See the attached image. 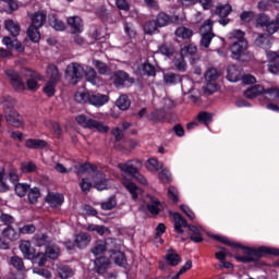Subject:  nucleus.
Wrapping results in <instances>:
<instances>
[{"mask_svg": "<svg viewBox=\"0 0 279 279\" xmlns=\"http://www.w3.org/2000/svg\"><path fill=\"white\" fill-rule=\"evenodd\" d=\"M76 122L82 128H85L87 130H96L97 132H100V134H107V132L110 131V128L108 125L104 124V122L94 120L93 118H89L85 114L77 116Z\"/></svg>", "mask_w": 279, "mask_h": 279, "instance_id": "obj_1", "label": "nucleus"}, {"mask_svg": "<svg viewBox=\"0 0 279 279\" xmlns=\"http://www.w3.org/2000/svg\"><path fill=\"white\" fill-rule=\"evenodd\" d=\"M231 53L234 60H240L241 62H250L254 59V54L247 51V40H241V43L231 45Z\"/></svg>", "mask_w": 279, "mask_h": 279, "instance_id": "obj_2", "label": "nucleus"}, {"mask_svg": "<svg viewBox=\"0 0 279 279\" xmlns=\"http://www.w3.org/2000/svg\"><path fill=\"white\" fill-rule=\"evenodd\" d=\"M84 77V68L80 63L72 62L65 68V78L70 84H77Z\"/></svg>", "mask_w": 279, "mask_h": 279, "instance_id": "obj_3", "label": "nucleus"}, {"mask_svg": "<svg viewBox=\"0 0 279 279\" xmlns=\"http://www.w3.org/2000/svg\"><path fill=\"white\" fill-rule=\"evenodd\" d=\"M213 20H207L199 28L201 38V47L204 49H208L210 47V43H213V38H215V33H213Z\"/></svg>", "mask_w": 279, "mask_h": 279, "instance_id": "obj_4", "label": "nucleus"}, {"mask_svg": "<svg viewBox=\"0 0 279 279\" xmlns=\"http://www.w3.org/2000/svg\"><path fill=\"white\" fill-rule=\"evenodd\" d=\"M263 254H272V256H279L278 248H271L269 246H260L259 248L252 250L247 248L246 257H248V263H256L263 256Z\"/></svg>", "mask_w": 279, "mask_h": 279, "instance_id": "obj_5", "label": "nucleus"}, {"mask_svg": "<svg viewBox=\"0 0 279 279\" xmlns=\"http://www.w3.org/2000/svg\"><path fill=\"white\" fill-rule=\"evenodd\" d=\"M4 73L10 80L14 90L17 93H23V90H25V82L23 81V77L19 75V73H16L14 70H5Z\"/></svg>", "mask_w": 279, "mask_h": 279, "instance_id": "obj_6", "label": "nucleus"}, {"mask_svg": "<svg viewBox=\"0 0 279 279\" xmlns=\"http://www.w3.org/2000/svg\"><path fill=\"white\" fill-rule=\"evenodd\" d=\"M231 13L232 5L230 4H220L216 7L215 14L220 17V25H228V23H230V19H228V15H230Z\"/></svg>", "mask_w": 279, "mask_h": 279, "instance_id": "obj_7", "label": "nucleus"}, {"mask_svg": "<svg viewBox=\"0 0 279 279\" xmlns=\"http://www.w3.org/2000/svg\"><path fill=\"white\" fill-rule=\"evenodd\" d=\"M26 78V86L28 90H32L35 93L38 88H40V85H38V81L43 80L40 74L34 71L27 70L25 73Z\"/></svg>", "mask_w": 279, "mask_h": 279, "instance_id": "obj_8", "label": "nucleus"}, {"mask_svg": "<svg viewBox=\"0 0 279 279\" xmlns=\"http://www.w3.org/2000/svg\"><path fill=\"white\" fill-rule=\"evenodd\" d=\"M3 114L9 125H12L13 128H21L23 125V117H21V113H19L16 109L5 111Z\"/></svg>", "mask_w": 279, "mask_h": 279, "instance_id": "obj_9", "label": "nucleus"}, {"mask_svg": "<svg viewBox=\"0 0 279 279\" xmlns=\"http://www.w3.org/2000/svg\"><path fill=\"white\" fill-rule=\"evenodd\" d=\"M155 21L158 27H167V25H171V23H178V21H180V16L159 12Z\"/></svg>", "mask_w": 279, "mask_h": 279, "instance_id": "obj_10", "label": "nucleus"}, {"mask_svg": "<svg viewBox=\"0 0 279 279\" xmlns=\"http://www.w3.org/2000/svg\"><path fill=\"white\" fill-rule=\"evenodd\" d=\"M132 162H136V165H140V167L143 165V161H141L140 159L129 160L126 162L118 163V169H120V171H123V173H128L132 178L135 173H137L138 170V168H136L135 165Z\"/></svg>", "mask_w": 279, "mask_h": 279, "instance_id": "obj_11", "label": "nucleus"}, {"mask_svg": "<svg viewBox=\"0 0 279 279\" xmlns=\"http://www.w3.org/2000/svg\"><path fill=\"white\" fill-rule=\"evenodd\" d=\"M66 21L72 29V34H82V32H84V22L82 21V17L77 15L70 16Z\"/></svg>", "mask_w": 279, "mask_h": 279, "instance_id": "obj_12", "label": "nucleus"}, {"mask_svg": "<svg viewBox=\"0 0 279 279\" xmlns=\"http://www.w3.org/2000/svg\"><path fill=\"white\" fill-rule=\"evenodd\" d=\"M113 77L116 88H123L125 82H131V84H134V78H130V75L123 71L116 72Z\"/></svg>", "mask_w": 279, "mask_h": 279, "instance_id": "obj_13", "label": "nucleus"}, {"mask_svg": "<svg viewBox=\"0 0 279 279\" xmlns=\"http://www.w3.org/2000/svg\"><path fill=\"white\" fill-rule=\"evenodd\" d=\"M146 197L148 199L147 210L150 215H159L160 210H162V204L160 201L153 195H147Z\"/></svg>", "mask_w": 279, "mask_h": 279, "instance_id": "obj_14", "label": "nucleus"}, {"mask_svg": "<svg viewBox=\"0 0 279 279\" xmlns=\"http://www.w3.org/2000/svg\"><path fill=\"white\" fill-rule=\"evenodd\" d=\"M4 28L8 33L11 34L13 38H16L19 34H21V24L14 20H5L4 21Z\"/></svg>", "mask_w": 279, "mask_h": 279, "instance_id": "obj_15", "label": "nucleus"}, {"mask_svg": "<svg viewBox=\"0 0 279 279\" xmlns=\"http://www.w3.org/2000/svg\"><path fill=\"white\" fill-rule=\"evenodd\" d=\"M108 96L102 94H89V104L96 108H101L108 104Z\"/></svg>", "mask_w": 279, "mask_h": 279, "instance_id": "obj_16", "label": "nucleus"}, {"mask_svg": "<svg viewBox=\"0 0 279 279\" xmlns=\"http://www.w3.org/2000/svg\"><path fill=\"white\" fill-rule=\"evenodd\" d=\"M32 26L43 27L47 23V14L43 11H37L31 15Z\"/></svg>", "mask_w": 279, "mask_h": 279, "instance_id": "obj_17", "label": "nucleus"}, {"mask_svg": "<svg viewBox=\"0 0 279 279\" xmlns=\"http://www.w3.org/2000/svg\"><path fill=\"white\" fill-rule=\"evenodd\" d=\"M3 45L7 46V49H15L16 51H25V47H23V44H21V41H19V39L14 38L12 39V37L10 36H5L2 39Z\"/></svg>", "mask_w": 279, "mask_h": 279, "instance_id": "obj_18", "label": "nucleus"}, {"mask_svg": "<svg viewBox=\"0 0 279 279\" xmlns=\"http://www.w3.org/2000/svg\"><path fill=\"white\" fill-rule=\"evenodd\" d=\"M256 47L260 49H265L267 51L271 48V37L267 34H259L258 37L255 39Z\"/></svg>", "mask_w": 279, "mask_h": 279, "instance_id": "obj_19", "label": "nucleus"}, {"mask_svg": "<svg viewBox=\"0 0 279 279\" xmlns=\"http://www.w3.org/2000/svg\"><path fill=\"white\" fill-rule=\"evenodd\" d=\"M123 186L131 193L132 199H138V195H142L143 190L138 187V185L132 181H123Z\"/></svg>", "mask_w": 279, "mask_h": 279, "instance_id": "obj_20", "label": "nucleus"}, {"mask_svg": "<svg viewBox=\"0 0 279 279\" xmlns=\"http://www.w3.org/2000/svg\"><path fill=\"white\" fill-rule=\"evenodd\" d=\"M174 219V230L178 232V234H184V230L182 228H189V223L182 216L178 213H174L172 215Z\"/></svg>", "mask_w": 279, "mask_h": 279, "instance_id": "obj_21", "label": "nucleus"}, {"mask_svg": "<svg viewBox=\"0 0 279 279\" xmlns=\"http://www.w3.org/2000/svg\"><path fill=\"white\" fill-rule=\"evenodd\" d=\"M247 99H255L258 95H265V87L262 85H254L244 92Z\"/></svg>", "mask_w": 279, "mask_h": 279, "instance_id": "obj_22", "label": "nucleus"}, {"mask_svg": "<svg viewBox=\"0 0 279 279\" xmlns=\"http://www.w3.org/2000/svg\"><path fill=\"white\" fill-rule=\"evenodd\" d=\"M94 189H97V191H106L108 189V180H106V177L104 173L98 172L94 179Z\"/></svg>", "mask_w": 279, "mask_h": 279, "instance_id": "obj_23", "label": "nucleus"}, {"mask_svg": "<svg viewBox=\"0 0 279 279\" xmlns=\"http://www.w3.org/2000/svg\"><path fill=\"white\" fill-rule=\"evenodd\" d=\"M74 241L77 247H80L81 250H84V247H88V244L90 243V241H93V239L88 233H78L75 236Z\"/></svg>", "mask_w": 279, "mask_h": 279, "instance_id": "obj_24", "label": "nucleus"}, {"mask_svg": "<svg viewBox=\"0 0 279 279\" xmlns=\"http://www.w3.org/2000/svg\"><path fill=\"white\" fill-rule=\"evenodd\" d=\"M20 251L22 252L24 258H34V254L36 251L32 247V243L29 241H24L20 244Z\"/></svg>", "mask_w": 279, "mask_h": 279, "instance_id": "obj_25", "label": "nucleus"}, {"mask_svg": "<svg viewBox=\"0 0 279 279\" xmlns=\"http://www.w3.org/2000/svg\"><path fill=\"white\" fill-rule=\"evenodd\" d=\"M50 27H53L57 32H64L66 29V25L64 22L58 20V16L56 14H50L48 17Z\"/></svg>", "mask_w": 279, "mask_h": 279, "instance_id": "obj_26", "label": "nucleus"}, {"mask_svg": "<svg viewBox=\"0 0 279 279\" xmlns=\"http://www.w3.org/2000/svg\"><path fill=\"white\" fill-rule=\"evenodd\" d=\"M95 267L97 274H106L108 267H110V259L107 257H100L95 260Z\"/></svg>", "mask_w": 279, "mask_h": 279, "instance_id": "obj_27", "label": "nucleus"}, {"mask_svg": "<svg viewBox=\"0 0 279 279\" xmlns=\"http://www.w3.org/2000/svg\"><path fill=\"white\" fill-rule=\"evenodd\" d=\"M85 77L87 82H90L94 86H99V84H101V77L97 75V72L93 68L86 70Z\"/></svg>", "mask_w": 279, "mask_h": 279, "instance_id": "obj_28", "label": "nucleus"}, {"mask_svg": "<svg viewBox=\"0 0 279 279\" xmlns=\"http://www.w3.org/2000/svg\"><path fill=\"white\" fill-rule=\"evenodd\" d=\"M77 175H82V173H90V171H97V166L93 163H78L74 166Z\"/></svg>", "mask_w": 279, "mask_h": 279, "instance_id": "obj_29", "label": "nucleus"}, {"mask_svg": "<svg viewBox=\"0 0 279 279\" xmlns=\"http://www.w3.org/2000/svg\"><path fill=\"white\" fill-rule=\"evenodd\" d=\"M1 106L3 108V113L16 110L14 108L16 106V99L12 98L11 96H4L2 97Z\"/></svg>", "mask_w": 279, "mask_h": 279, "instance_id": "obj_30", "label": "nucleus"}, {"mask_svg": "<svg viewBox=\"0 0 279 279\" xmlns=\"http://www.w3.org/2000/svg\"><path fill=\"white\" fill-rule=\"evenodd\" d=\"M110 258L112 262L116 263V265H119L120 267H125L128 265V259H125V254H123L121 251H114Z\"/></svg>", "mask_w": 279, "mask_h": 279, "instance_id": "obj_31", "label": "nucleus"}, {"mask_svg": "<svg viewBox=\"0 0 279 279\" xmlns=\"http://www.w3.org/2000/svg\"><path fill=\"white\" fill-rule=\"evenodd\" d=\"M25 145L28 149H43L47 147V142L44 140L28 138L26 140Z\"/></svg>", "mask_w": 279, "mask_h": 279, "instance_id": "obj_32", "label": "nucleus"}, {"mask_svg": "<svg viewBox=\"0 0 279 279\" xmlns=\"http://www.w3.org/2000/svg\"><path fill=\"white\" fill-rule=\"evenodd\" d=\"M46 201L48 204H50V206H52V208H58V206H62L64 196L61 194H50L47 196Z\"/></svg>", "mask_w": 279, "mask_h": 279, "instance_id": "obj_33", "label": "nucleus"}, {"mask_svg": "<svg viewBox=\"0 0 279 279\" xmlns=\"http://www.w3.org/2000/svg\"><path fill=\"white\" fill-rule=\"evenodd\" d=\"M177 38H182L183 40H189V38L193 37V31L185 26H180L174 32Z\"/></svg>", "mask_w": 279, "mask_h": 279, "instance_id": "obj_34", "label": "nucleus"}, {"mask_svg": "<svg viewBox=\"0 0 279 279\" xmlns=\"http://www.w3.org/2000/svg\"><path fill=\"white\" fill-rule=\"evenodd\" d=\"M227 80L229 82H239L241 80V71L235 65H231L227 69Z\"/></svg>", "mask_w": 279, "mask_h": 279, "instance_id": "obj_35", "label": "nucleus"}, {"mask_svg": "<svg viewBox=\"0 0 279 279\" xmlns=\"http://www.w3.org/2000/svg\"><path fill=\"white\" fill-rule=\"evenodd\" d=\"M93 65L95 66V69L99 73V75H110V66H108V64H106L97 59H94Z\"/></svg>", "mask_w": 279, "mask_h": 279, "instance_id": "obj_36", "label": "nucleus"}, {"mask_svg": "<svg viewBox=\"0 0 279 279\" xmlns=\"http://www.w3.org/2000/svg\"><path fill=\"white\" fill-rule=\"evenodd\" d=\"M229 40L232 45H235L238 43H241V40H247L245 39V33L241 29H235L231 33H229Z\"/></svg>", "mask_w": 279, "mask_h": 279, "instance_id": "obj_37", "label": "nucleus"}, {"mask_svg": "<svg viewBox=\"0 0 279 279\" xmlns=\"http://www.w3.org/2000/svg\"><path fill=\"white\" fill-rule=\"evenodd\" d=\"M166 260L171 267H177V265H180L182 263V257L178 253H174L173 251H169L166 255Z\"/></svg>", "mask_w": 279, "mask_h": 279, "instance_id": "obj_38", "label": "nucleus"}, {"mask_svg": "<svg viewBox=\"0 0 279 279\" xmlns=\"http://www.w3.org/2000/svg\"><path fill=\"white\" fill-rule=\"evenodd\" d=\"M117 108L120 110H129L130 106H132V101L128 97V95H121L116 101Z\"/></svg>", "mask_w": 279, "mask_h": 279, "instance_id": "obj_39", "label": "nucleus"}, {"mask_svg": "<svg viewBox=\"0 0 279 279\" xmlns=\"http://www.w3.org/2000/svg\"><path fill=\"white\" fill-rule=\"evenodd\" d=\"M40 27L38 26H29L27 29V36L32 43H39L40 40V32H38Z\"/></svg>", "mask_w": 279, "mask_h": 279, "instance_id": "obj_40", "label": "nucleus"}, {"mask_svg": "<svg viewBox=\"0 0 279 279\" xmlns=\"http://www.w3.org/2000/svg\"><path fill=\"white\" fill-rule=\"evenodd\" d=\"M47 75L50 77V82L58 84L60 81V71H58V66L49 65L47 70Z\"/></svg>", "mask_w": 279, "mask_h": 279, "instance_id": "obj_41", "label": "nucleus"}, {"mask_svg": "<svg viewBox=\"0 0 279 279\" xmlns=\"http://www.w3.org/2000/svg\"><path fill=\"white\" fill-rule=\"evenodd\" d=\"M158 27L160 26H158L156 20L148 21L144 24V33L151 36V34H156V32H158Z\"/></svg>", "mask_w": 279, "mask_h": 279, "instance_id": "obj_42", "label": "nucleus"}, {"mask_svg": "<svg viewBox=\"0 0 279 279\" xmlns=\"http://www.w3.org/2000/svg\"><path fill=\"white\" fill-rule=\"evenodd\" d=\"M189 230L190 232H192V234L190 235L191 241H194V243H202L204 241V239L202 238V233L199 232V229H197V227L190 225Z\"/></svg>", "mask_w": 279, "mask_h": 279, "instance_id": "obj_43", "label": "nucleus"}, {"mask_svg": "<svg viewBox=\"0 0 279 279\" xmlns=\"http://www.w3.org/2000/svg\"><path fill=\"white\" fill-rule=\"evenodd\" d=\"M264 96L266 97V99L276 101L277 99H279V88L270 87V88L264 89Z\"/></svg>", "mask_w": 279, "mask_h": 279, "instance_id": "obj_44", "label": "nucleus"}, {"mask_svg": "<svg viewBox=\"0 0 279 279\" xmlns=\"http://www.w3.org/2000/svg\"><path fill=\"white\" fill-rule=\"evenodd\" d=\"M10 263L12 267H14V269H16L17 271H25V263H23V258L19 256H12L10 258Z\"/></svg>", "mask_w": 279, "mask_h": 279, "instance_id": "obj_45", "label": "nucleus"}, {"mask_svg": "<svg viewBox=\"0 0 279 279\" xmlns=\"http://www.w3.org/2000/svg\"><path fill=\"white\" fill-rule=\"evenodd\" d=\"M173 64L177 71L184 73V71H186V61L184 60V54L177 57L173 61Z\"/></svg>", "mask_w": 279, "mask_h": 279, "instance_id": "obj_46", "label": "nucleus"}, {"mask_svg": "<svg viewBox=\"0 0 279 279\" xmlns=\"http://www.w3.org/2000/svg\"><path fill=\"white\" fill-rule=\"evenodd\" d=\"M33 243L37 245V247H43L49 243V236H47V234H36L33 238Z\"/></svg>", "mask_w": 279, "mask_h": 279, "instance_id": "obj_47", "label": "nucleus"}, {"mask_svg": "<svg viewBox=\"0 0 279 279\" xmlns=\"http://www.w3.org/2000/svg\"><path fill=\"white\" fill-rule=\"evenodd\" d=\"M58 274L62 279L73 278V269L69 266H59Z\"/></svg>", "mask_w": 279, "mask_h": 279, "instance_id": "obj_48", "label": "nucleus"}, {"mask_svg": "<svg viewBox=\"0 0 279 279\" xmlns=\"http://www.w3.org/2000/svg\"><path fill=\"white\" fill-rule=\"evenodd\" d=\"M182 90H183L184 95H189V99H191V101H193V104H197V101L199 99V90L190 88L186 92V88H184V85L182 86Z\"/></svg>", "mask_w": 279, "mask_h": 279, "instance_id": "obj_49", "label": "nucleus"}, {"mask_svg": "<svg viewBox=\"0 0 279 279\" xmlns=\"http://www.w3.org/2000/svg\"><path fill=\"white\" fill-rule=\"evenodd\" d=\"M2 234L5 239H9V241H16V239H19V233L12 227L3 229Z\"/></svg>", "mask_w": 279, "mask_h": 279, "instance_id": "obj_50", "label": "nucleus"}, {"mask_svg": "<svg viewBox=\"0 0 279 279\" xmlns=\"http://www.w3.org/2000/svg\"><path fill=\"white\" fill-rule=\"evenodd\" d=\"M219 75H221V73L219 72L218 69L210 68L205 73V78L207 80V82H215L219 78Z\"/></svg>", "mask_w": 279, "mask_h": 279, "instance_id": "obj_51", "label": "nucleus"}, {"mask_svg": "<svg viewBox=\"0 0 279 279\" xmlns=\"http://www.w3.org/2000/svg\"><path fill=\"white\" fill-rule=\"evenodd\" d=\"M106 252V243L101 240H98L95 244V246L92 248V253L94 256H100V254H104Z\"/></svg>", "mask_w": 279, "mask_h": 279, "instance_id": "obj_52", "label": "nucleus"}, {"mask_svg": "<svg viewBox=\"0 0 279 279\" xmlns=\"http://www.w3.org/2000/svg\"><path fill=\"white\" fill-rule=\"evenodd\" d=\"M162 167V163L158 162V159L155 158L148 159L146 162V169H148V171H159Z\"/></svg>", "mask_w": 279, "mask_h": 279, "instance_id": "obj_53", "label": "nucleus"}, {"mask_svg": "<svg viewBox=\"0 0 279 279\" xmlns=\"http://www.w3.org/2000/svg\"><path fill=\"white\" fill-rule=\"evenodd\" d=\"M74 99H75V101H77V104H89V101H90V94L77 92L74 95Z\"/></svg>", "mask_w": 279, "mask_h": 279, "instance_id": "obj_54", "label": "nucleus"}, {"mask_svg": "<svg viewBox=\"0 0 279 279\" xmlns=\"http://www.w3.org/2000/svg\"><path fill=\"white\" fill-rule=\"evenodd\" d=\"M78 186H80L82 193L88 194V193H90V189H93V183H90V181H88V179L83 178L80 181Z\"/></svg>", "mask_w": 279, "mask_h": 279, "instance_id": "obj_55", "label": "nucleus"}, {"mask_svg": "<svg viewBox=\"0 0 279 279\" xmlns=\"http://www.w3.org/2000/svg\"><path fill=\"white\" fill-rule=\"evenodd\" d=\"M159 180H161L163 184L171 182V172H169V169L165 168L163 166L159 171Z\"/></svg>", "mask_w": 279, "mask_h": 279, "instance_id": "obj_56", "label": "nucleus"}, {"mask_svg": "<svg viewBox=\"0 0 279 279\" xmlns=\"http://www.w3.org/2000/svg\"><path fill=\"white\" fill-rule=\"evenodd\" d=\"M105 243V251L110 252L111 254H114V252H118L117 250V241L114 239H107L104 241Z\"/></svg>", "mask_w": 279, "mask_h": 279, "instance_id": "obj_57", "label": "nucleus"}, {"mask_svg": "<svg viewBox=\"0 0 279 279\" xmlns=\"http://www.w3.org/2000/svg\"><path fill=\"white\" fill-rule=\"evenodd\" d=\"M271 20L267 14H259L256 17V27H267Z\"/></svg>", "mask_w": 279, "mask_h": 279, "instance_id": "obj_58", "label": "nucleus"}, {"mask_svg": "<svg viewBox=\"0 0 279 279\" xmlns=\"http://www.w3.org/2000/svg\"><path fill=\"white\" fill-rule=\"evenodd\" d=\"M12 223H14V217L8 214H2L0 216V226H7V228H10L12 227Z\"/></svg>", "mask_w": 279, "mask_h": 279, "instance_id": "obj_59", "label": "nucleus"}, {"mask_svg": "<svg viewBox=\"0 0 279 279\" xmlns=\"http://www.w3.org/2000/svg\"><path fill=\"white\" fill-rule=\"evenodd\" d=\"M38 197H40V189L38 187H33L29 192H28V201L32 204H36V202H38Z\"/></svg>", "mask_w": 279, "mask_h": 279, "instance_id": "obj_60", "label": "nucleus"}, {"mask_svg": "<svg viewBox=\"0 0 279 279\" xmlns=\"http://www.w3.org/2000/svg\"><path fill=\"white\" fill-rule=\"evenodd\" d=\"M197 121H199L201 123H204V125H208V123L213 121V114L203 111L198 113Z\"/></svg>", "mask_w": 279, "mask_h": 279, "instance_id": "obj_61", "label": "nucleus"}, {"mask_svg": "<svg viewBox=\"0 0 279 279\" xmlns=\"http://www.w3.org/2000/svg\"><path fill=\"white\" fill-rule=\"evenodd\" d=\"M28 189H29V185L25 183L15 184V193L16 195H19V197H25V194L27 193Z\"/></svg>", "mask_w": 279, "mask_h": 279, "instance_id": "obj_62", "label": "nucleus"}, {"mask_svg": "<svg viewBox=\"0 0 279 279\" xmlns=\"http://www.w3.org/2000/svg\"><path fill=\"white\" fill-rule=\"evenodd\" d=\"M159 51L162 53V56H173L175 50L171 44H163L159 47Z\"/></svg>", "mask_w": 279, "mask_h": 279, "instance_id": "obj_63", "label": "nucleus"}, {"mask_svg": "<svg viewBox=\"0 0 279 279\" xmlns=\"http://www.w3.org/2000/svg\"><path fill=\"white\" fill-rule=\"evenodd\" d=\"M36 169V163H34L33 161L22 163L23 173H34Z\"/></svg>", "mask_w": 279, "mask_h": 279, "instance_id": "obj_64", "label": "nucleus"}]
</instances>
